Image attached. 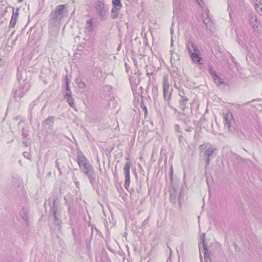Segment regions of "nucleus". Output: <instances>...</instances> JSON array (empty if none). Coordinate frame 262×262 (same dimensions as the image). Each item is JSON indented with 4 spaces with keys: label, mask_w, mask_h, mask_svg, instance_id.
<instances>
[{
    "label": "nucleus",
    "mask_w": 262,
    "mask_h": 262,
    "mask_svg": "<svg viewBox=\"0 0 262 262\" xmlns=\"http://www.w3.org/2000/svg\"><path fill=\"white\" fill-rule=\"evenodd\" d=\"M68 8L69 6L67 4L56 6L49 15V27H60V24L68 16Z\"/></svg>",
    "instance_id": "1"
},
{
    "label": "nucleus",
    "mask_w": 262,
    "mask_h": 262,
    "mask_svg": "<svg viewBox=\"0 0 262 262\" xmlns=\"http://www.w3.org/2000/svg\"><path fill=\"white\" fill-rule=\"evenodd\" d=\"M17 79L19 82V86L14 90V97L15 98L23 97L27 92L28 91L30 84L27 79L23 78L22 75L18 72Z\"/></svg>",
    "instance_id": "2"
},
{
    "label": "nucleus",
    "mask_w": 262,
    "mask_h": 262,
    "mask_svg": "<svg viewBox=\"0 0 262 262\" xmlns=\"http://www.w3.org/2000/svg\"><path fill=\"white\" fill-rule=\"evenodd\" d=\"M95 9L96 14L101 19L105 20L106 18L109 8L106 0H96Z\"/></svg>",
    "instance_id": "3"
},
{
    "label": "nucleus",
    "mask_w": 262,
    "mask_h": 262,
    "mask_svg": "<svg viewBox=\"0 0 262 262\" xmlns=\"http://www.w3.org/2000/svg\"><path fill=\"white\" fill-rule=\"evenodd\" d=\"M224 124L229 133L235 134L237 124L231 113L224 114Z\"/></svg>",
    "instance_id": "4"
},
{
    "label": "nucleus",
    "mask_w": 262,
    "mask_h": 262,
    "mask_svg": "<svg viewBox=\"0 0 262 262\" xmlns=\"http://www.w3.org/2000/svg\"><path fill=\"white\" fill-rule=\"evenodd\" d=\"M184 198V192L183 189H181L179 193V195L177 197V190L176 188L173 187L172 190L170 191V194L169 196V200L171 203L174 205L177 204L178 202L179 203L178 209L181 210L182 207V201Z\"/></svg>",
    "instance_id": "5"
},
{
    "label": "nucleus",
    "mask_w": 262,
    "mask_h": 262,
    "mask_svg": "<svg viewBox=\"0 0 262 262\" xmlns=\"http://www.w3.org/2000/svg\"><path fill=\"white\" fill-rule=\"evenodd\" d=\"M169 86L168 77L164 76L163 80V96L165 100L167 101V104L171 107L170 105V99L171 95V90L170 91H169Z\"/></svg>",
    "instance_id": "6"
},
{
    "label": "nucleus",
    "mask_w": 262,
    "mask_h": 262,
    "mask_svg": "<svg viewBox=\"0 0 262 262\" xmlns=\"http://www.w3.org/2000/svg\"><path fill=\"white\" fill-rule=\"evenodd\" d=\"M216 151L217 149L211 146H210L204 151L203 157L205 158L206 165L205 168L206 169L209 165L211 160L216 156Z\"/></svg>",
    "instance_id": "7"
},
{
    "label": "nucleus",
    "mask_w": 262,
    "mask_h": 262,
    "mask_svg": "<svg viewBox=\"0 0 262 262\" xmlns=\"http://www.w3.org/2000/svg\"><path fill=\"white\" fill-rule=\"evenodd\" d=\"M77 162L79 166L80 169H82L83 167H86L88 165L91 164L87 159V158L83 155V153L81 151L77 152Z\"/></svg>",
    "instance_id": "8"
},
{
    "label": "nucleus",
    "mask_w": 262,
    "mask_h": 262,
    "mask_svg": "<svg viewBox=\"0 0 262 262\" xmlns=\"http://www.w3.org/2000/svg\"><path fill=\"white\" fill-rule=\"evenodd\" d=\"M132 162L127 161L125 163V166L123 168V170L125 173V182H124V187L125 189H128L130 183V167L132 165Z\"/></svg>",
    "instance_id": "9"
},
{
    "label": "nucleus",
    "mask_w": 262,
    "mask_h": 262,
    "mask_svg": "<svg viewBox=\"0 0 262 262\" xmlns=\"http://www.w3.org/2000/svg\"><path fill=\"white\" fill-rule=\"evenodd\" d=\"M52 28L50 30V37L48 41V44H52V42H57V37L59 31V27H49Z\"/></svg>",
    "instance_id": "10"
},
{
    "label": "nucleus",
    "mask_w": 262,
    "mask_h": 262,
    "mask_svg": "<svg viewBox=\"0 0 262 262\" xmlns=\"http://www.w3.org/2000/svg\"><path fill=\"white\" fill-rule=\"evenodd\" d=\"M21 136L23 139V145L26 147H28L31 143V139L29 137V130L23 127L21 129Z\"/></svg>",
    "instance_id": "11"
},
{
    "label": "nucleus",
    "mask_w": 262,
    "mask_h": 262,
    "mask_svg": "<svg viewBox=\"0 0 262 262\" xmlns=\"http://www.w3.org/2000/svg\"><path fill=\"white\" fill-rule=\"evenodd\" d=\"M85 174L88 177V179L89 180V182L91 185L94 187L97 185V181H96V176L97 174L94 169L91 170L90 172H88Z\"/></svg>",
    "instance_id": "12"
},
{
    "label": "nucleus",
    "mask_w": 262,
    "mask_h": 262,
    "mask_svg": "<svg viewBox=\"0 0 262 262\" xmlns=\"http://www.w3.org/2000/svg\"><path fill=\"white\" fill-rule=\"evenodd\" d=\"M200 51L193 52L190 53V56L193 62H196L198 64L202 65L204 64V61L202 57L199 55Z\"/></svg>",
    "instance_id": "13"
},
{
    "label": "nucleus",
    "mask_w": 262,
    "mask_h": 262,
    "mask_svg": "<svg viewBox=\"0 0 262 262\" xmlns=\"http://www.w3.org/2000/svg\"><path fill=\"white\" fill-rule=\"evenodd\" d=\"M66 166V162L63 159L59 158L55 161V167L58 169L60 176L62 174V169L64 168Z\"/></svg>",
    "instance_id": "14"
},
{
    "label": "nucleus",
    "mask_w": 262,
    "mask_h": 262,
    "mask_svg": "<svg viewBox=\"0 0 262 262\" xmlns=\"http://www.w3.org/2000/svg\"><path fill=\"white\" fill-rule=\"evenodd\" d=\"M50 213L52 215L58 214V203L56 199H54L52 204L50 205Z\"/></svg>",
    "instance_id": "15"
},
{
    "label": "nucleus",
    "mask_w": 262,
    "mask_h": 262,
    "mask_svg": "<svg viewBox=\"0 0 262 262\" xmlns=\"http://www.w3.org/2000/svg\"><path fill=\"white\" fill-rule=\"evenodd\" d=\"M186 48L188 50L189 54L193 52H198V49L191 41H187L186 43Z\"/></svg>",
    "instance_id": "16"
},
{
    "label": "nucleus",
    "mask_w": 262,
    "mask_h": 262,
    "mask_svg": "<svg viewBox=\"0 0 262 262\" xmlns=\"http://www.w3.org/2000/svg\"><path fill=\"white\" fill-rule=\"evenodd\" d=\"M178 119L182 121L185 124H187L190 122L188 116L184 113L179 112L178 113Z\"/></svg>",
    "instance_id": "17"
},
{
    "label": "nucleus",
    "mask_w": 262,
    "mask_h": 262,
    "mask_svg": "<svg viewBox=\"0 0 262 262\" xmlns=\"http://www.w3.org/2000/svg\"><path fill=\"white\" fill-rule=\"evenodd\" d=\"M188 101L187 97H183V98H180L179 101V108L184 111L186 108V104Z\"/></svg>",
    "instance_id": "18"
},
{
    "label": "nucleus",
    "mask_w": 262,
    "mask_h": 262,
    "mask_svg": "<svg viewBox=\"0 0 262 262\" xmlns=\"http://www.w3.org/2000/svg\"><path fill=\"white\" fill-rule=\"evenodd\" d=\"M170 75L172 78L176 81H180L181 80L180 73L178 71L177 68H175L172 71L170 72Z\"/></svg>",
    "instance_id": "19"
},
{
    "label": "nucleus",
    "mask_w": 262,
    "mask_h": 262,
    "mask_svg": "<svg viewBox=\"0 0 262 262\" xmlns=\"http://www.w3.org/2000/svg\"><path fill=\"white\" fill-rule=\"evenodd\" d=\"M249 20L251 26L253 28V29L254 30H255V28H258V24L257 23V17L255 15H250Z\"/></svg>",
    "instance_id": "20"
},
{
    "label": "nucleus",
    "mask_w": 262,
    "mask_h": 262,
    "mask_svg": "<svg viewBox=\"0 0 262 262\" xmlns=\"http://www.w3.org/2000/svg\"><path fill=\"white\" fill-rule=\"evenodd\" d=\"M19 215L23 221L27 223L28 222V211L27 209L24 208H21L19 211Z\"/></svg>",
    "instance_id": "21"
},
{
    "label": "nucleus",
    "mask_w": 262,
    "mask_h": 262,
    "mask_svg": "<svg viewBox=\"0 0 262 262\" xmlns=\"http://www.w3.org/2000/svg\"><path fill=\"white\" fill-rule=\"evenodd\" d=\"M65 97L67 98L69 104L73 107L74 106V98L72 96L71 92H66Z\"/></svg>",
    "instance_id": "22"
},
{
    "label": "nucleus",
    "mask_w": 262,
    "mask_h": 262,
    "mask_svg": "<svg viewBox=\"0 0 262 262\" xmlns=\"http://www.w3.org/2000/svg\"><path fill=\"white\" fill-rule=\"evenodd\" d=\"M213 80L216 84L219 86H222L224 88L226 86V83L224 82V80L221 78L219 76H215Z\"/></svg>",
    "instance_id": "23"
},
{
    "label": "nucleus",
    "mask_w": 262,
    "mask_h": 262,
    "mask_svg": "<svg viewBox=\"0 0 262 262\" xmlns=\"http://www.w3.org/2000/svg\"><path fill=\"white\" fill-rule=\"evenodd\" d=\"M121 8L113 7L111 10V17L113 19H116L118 17L119 12Z\"/></svg>",
    "instance_id": "24"
},
{
    "label": "nucleus",
    "mask_w": 262,
    "mask_h": 262,
    "mask_svg": "<svg viewBox=\"0 0 262 262\" xmlns=\"http://www.w3.org/2000/svg\"><path fill=\"white\" fill-rule=\"evenodd\" d=\"M54 117L53 116H50L47 118L44 121L45 125H48L49 127L53 125L54 122Z\"/></svg>",
    "instance_id": "25"
},
{
    "label": "nucleus",
    "mask_w": 262,
    "mask_h": 262,
    "mask_svg": "<svg viewBox=\"0 0 262 262\" xmlns=\"http://www.w3.org/2000/svg\"><path fill=\"white\" fill-rule=\"evenodd\" d=\"M235 133H236L237 137L241 140H244L245 139V134L243 133L242 130L238 128H236Z\"/></svg>",
    "instance_id": "26"
},
{
    "label": "nucleus",
    "mask_w": 262,
    "mask_h": 262,
    "mask_svg": "<svg viewBox=\"0 0 262 262\" xmlns=\"http://www.w3.org/2000/svg\"><path fill=\"white\" fill-rule=\"evenodd\" d=\"M75 82L78 86L80 89L84 88L86 86L85 82L82 81L81 78H77L76 79Z\"/></svg>",
    "instance_id": "27"
},
{
    "label": "nucleus",
    "mask_w": 262,
    "mask_h": 262,
    "mask_svg": "<svg viewBox=\"0 0 262 262\" xmlns=\"http://www.w3.org/2000/svg\"><path fill=\"white\" fill-rule=\"evenodd\" d=\"M54 217V224L58 226H60L62 222L61 220L58 217V214H57L56 215H52Z\"/></svg>",
    "instance_id": "28"
},
{
    "label": "nucleus",
    "mask_w": 262,
    "mask_h": 262,
    "mask_svg": "<svg viewBox=\"0 0 262 262\" xmlns=\"http://www.w3.org/2000/svg\"><path fill=\"white\" fill-rule=\"evenodd\" d=\"M17 18H15V16H12L9 25V28H13L15 25H16V21H17Z\"/></svg>",
    "instance_id": "29"
},
{
    "label": "nucleus",
    "mask_w": 262,
    "mask_h": 262,
    "mask_svg": "<svg viewBox=\"0 0 262 262\" xmlns=\"http://www.w3.org/2000/svg\"><path fill=\"white\" fill-rule=\"evenodd\" d=\"M94 169L93 168V166L92 164L88 165L86 168L83 167L82 169L80 170L83 173H86L88 172H90L91 170Z\"/></svg>",
    "instance_id": "30"
},
{
    "label": "nucleus",
    "mask_w": 262,
    "mask_h": 262,
    "mask_svg": "<svg viewBox=\"0 0 262 262\" xmlns=\"http://www.w3.org/2000/svg\"><path fill=\"white\" fill-rule=\"evenodd\" d=\"M113 7H116L120 8L122 7V4L120 0H112Z\"/></svg>",
    "instance_id": "31"
},
{
    "label": "nucleus",
    "mask_w": 262,
    "mask_h": 262,
    "mask_svg": "<svg viewBox=\"0 0 262 262\" xmlns=\"http://www.w3.org/2000/svg\"><path fill=\"white\" fill-rule=\"evenodd\" d=\"M140 106L144 111V115L145 117H146L147 115V109L143 100L140 103Z\"/></svg>",
    "instance_id": "32"
},
{
    "label": "nucleus",
    "mask_w": 262,
    "mask_h": 262,
    "mask_svg": "<svg viewBox=\"0 0 262 262\" xmlns=\"http://www.w3.org/2000/svg\"><path fill=\"white\" fill-rule=\"evenodd\" d=\"M208 71L210 74L212 76L213 79L215 77V76H218L214 70L212 69L211 66L209 67Z\"/></svg>",
    "instance_id": "33"
},
{
    "label": "nucleus",
    "mask_w": 262,
    "mask_h": 262,
    "mask_svg": "<svg viewBox=\"0 0 262 262\" xmlns=\"http://www.w3.org/2000/svg\"><path fill=\"white\" fill-rule=\"evenodd\" d=\"M85 28L86 29H89L90 30H92L93 28V21L92 19H90L87 20Z\"/></svg>",
    "instance_id": "34"
},
{
    "label": "nucleus",
    "mask_w": 262,
    "mask_h": 262,
    "mask_svg": "<svg viewBox=\"0 0 262 262\" xmlns=\"http://www.w3.org/2000/svg\"><path fill=\"white\" fill-rule=\"evenodd\" d=\"M94 229H95V230L97 232L98 234H101L100 231L98 229V228L95 226L92 225L91 226V239L92 238V237H93Z\"/></svg>",
    "instance_id": "35"
},
{
    "label": "nucleus",
    "mask_w": 262,
    "mask_h": 262,
    "mask_svg": "<svg viewBox=\"0 0 262 262\" xmlns=\"http://www.w3.org/2000/svg\"><path fill=\"white\" fill-rule=\"evenodd\" d=\"M233 158H234L235 160H236L238 162H243L244 161V160L242 158L235 154H233Z\"/></svg>",
    "instance_id": "36"
},
{
    "label": "nucleus",
    "mask_w": 262,
    "mask_h": 262,
    "mask_svg": "<svg viewBox=\"0 0 262 262\" xmlns=\"http://www.w3.org/2000/svg\"><path fill=\"white\" fill-rule=\"evenodd\" d=\"M36 105V102H35V101H33V102H32L30 105H29V113H31V112L32 111V110L33 109V108L34 107V106H35Z\"/></svg>",
    "instance_id": "37"
},
{
    "label": "nucleus",
    "mask_w": 262,
    "mask_h": 262,
    "mask_svg": "<svg viewBox=\"0 0 262 262\" xmlns=\"http://www.w3.org/2000/svg\"><path fill=\"white\" fill-rule=\"evenodd\" d=\"M73 180L75 184L76 185V187L79 189V183L78 181H77V179L75 177V176H74L73 177Z\"/></svg>",
    "instance_id": "38"
},
{
    "label": "nucleus",
    "mask_w": 262,
    "mask_h": 262,
    "mask_svg": "<svg viewBox=\"0 0 262 262\" xmlns=\"http://www.w3.org/2000/svg\"><path fill=\"white\" fill-rule=\"evenodd\" d=\"M94 69H95L94 72L95 73L96 72L97 75H98V73H100V74H101V68L100 67H94Z\"/></svg>",
    "instance_id": "39"
},
{
    "label": "nucleus",
    "mask_w": 262,
    "mask_h": 262,
    "mask_svg": "<svg viewBox=\"0 0 262 262\" xmlns=\"http://www.w3.org/2000/svg\"><path fill=\"white\" fill-rule=\"evenodd\" d=\"M170 178L171 180V182H172L173 181V168L172 166H171L170 168Z\"/></svg>",
    "instance_id": "40"
},
{
    "label": "nucleus",
    "mask_w": 262,
    "mask_h": 262,
    "mask_svg": "<svg viewBox=\"0 0 262 262\" xmlns=\"http://www.w3.org/2000/svg\"><path fill=\"white\" fill-rule=\"evenodd\" d=\"M197 4L199 5V6L203 8V5H204V3L203 2V0H196Z\"/></svg>",
    "instance_id": "41"
},
{
    "label": "nucleus",
    "mask_w": 262,
    "mask_h": 262,
    "mask_svg": "<svg viewBox=\"0 0 262 262\" xmlns=\"http://www.w3.org/2000/svg\"><path fill=\"white\" fill-rule=\"evenodd\" d=\"M204 260L205 262H211V258L210 256H204Z\"/></svg>",
    "instance_id": "42"
},
{
    "label": "nucleus",
    "mask_w": 262,
    "mask_h": 262,
    "mask_svg": "<svg viewBox=\"0 0 262 262\" xmlns=\"http://www.w3.org/2000/svg\"><path fill=\"white\" fill-rule=\"evenodd\" d=\"M255 8L257 11L260 10L262 12V6L259 5L258 4H255Z\"/></svg>",
    "instance_id": "43"
},
{
    "label": "nucleus",
    "mask_w": 262,
    "mask_h": 262,
    "mask_svg": "<svg viewBox=\"0 0 262 262\" xmlns=\"http://www.w3.org/2000/svg\"><path fill=\"white\" fill-rule=\"evenodd\" d=\"M24 156L28 159H30L31 156L30 154L28 152H23Z\"/></svg>",
    "instance_id": "44"
},
{
    "label": "nucleus",
    "mask_w": 262,
    "mask_h": 262,
    "mask_svg": "<svg viewBox=\"0 0 262 262\" xmlns=\"http://www.w3.org/2000/svg\"><path fill=\"white\" fill-rule=\"evenodd\" d=\"M179 95L180 97V98H183V97H187L183 91H180Z\"/></svg>",
    "instance_id": "45"
},
{
    "label": "nucleus",
    "mask_w": 262,
    "mask_h": 262,
    "mask_svg": "<svg viewBox=\"0 0 262 262\" xmlns=\"http://www.w3.org/2000/svg\"><path fill=\"white\" fill-rule=\"evenodd\" d=\"M205 234L203 233L200 235V239L201 240V242L202 243H204L205 242Z\"/></svg>",
    "instance_id": "46"
},
{
    "label": "nucleus",
    "mask_w": 262,
    "mask_h": 262,
    "mask_svg": "<svg viewBox=\"0 0 262 262\" xmlns=\"http://www.w3.org/2000/svg\"><path fill=\"white\" fill-rule=\"evenodd\" d=\"M18 10H19L18 9H17L16 12H14V9H13L12 16H15V18H17V16H18Z\"/></svg>",
    "instance_id": "47"
},
{
    "label": "nucleus",
    "mask_w": 262,
    "mask_h": 262,
    "mask_svg": "<svg viewBox=\"0 0 262 262\" xmlns=\"http://www.w3.org/2000/svg\"><path fill=\"white\" fill-rule=\"evenodd\" d=\"M202 243L203 244V248L204 251H207L208 250V249L207 245L206 243H205V242L204 243Z\"/></svg>",
    "instance_id": "48"
},
{
    "label": "nucleus",
    "mask_w": 262,
    "mask_h": 262,
    "mask_svg": "<svg viewBox=\"0 0 262 262\" xmlns=\"http://www.w3.org/2000/svg\"><path fill=\"white\" fill-rule=\"evenodd\" d=\"M180 252L182 253V254H184V251L183 243V242L182 243L180 247Z\"/></svg>",
    "instance_id": "49"
},
{
    "label": "nucleus",
    "mask_w": 262,
    "mask_h": 262,
    "mask_svg": "<svg viewBox=\"0 0 262 262\" xmlns=\"http://www.w3.org/2000/svg\"><path fill=\"white\" fill-rule=\"evenodd\" d=\"M15 185H16L17 186H19V184H20V181L19 180V179H17L16 178H15Z\"/></svg>",
    "instance_id": "50"
},
{
    "label": "nucleus",
    "mask_w": 262,
    "mask_h": 262,
    "mask_svg": "<svg viewBox=\"0 0 262 262\" xmlns=\"http://www.w3.org/2000/svg\"><path fill=\"white\" fill-rule=\"evenodd\" d=\"M148 218L146 219L142 222V226H144V225H146L147 224H148Z\"/></svg>",
    "instance_id": "51"
},
{
    "label": "nucleus",
    "mask_w": 262,
    "mask_h": 262,
    "mask_svg": "<svg viewBox=\"0 0 262 262\" xmlns=\"http://www.w3.org/2000/svg\"><path fill=\"white\" fill-rule=\"evenodd\" d=\"M211 252L210 251H209L208 250L206 251H205L204 252V256H210Z\"/></svg>",
    "instance_id": "52"
},
{
    "label": "nucleus",
    "mask_w": 262,
    "mask_h": 262,
    "mask_svg": "<svg viewBox=\"0 0 262 262\" xmlns=\"http://www.w3.org/2000/svg\"><path fill=\"white\" fill-rule=\"evenodd\" d=\"M64 200L66 201V205L68 206L69 209H70V203H69L68 201L67 200V199L66 198H64Z\"/></svg>",
    "instance_id": "53"
},
{
    "label": "nucleus",
    "mask_w": 262,
    "mask_h": 262,
    "mask_svg": "<svg viewBox=\"0 0 262 262\" xmlns=\"http://www.w3.org/2000/svg\"><path fill=\"white\" fill-rule=\"evenodd\" d=\"M28 118H29V120L30 121H31L32 119V112H31V113H29V115L28 116Z\"/></svg>",
    "instance_id": "54"
},
{
    "label": "nucleus",
    "mask_w": 262,
    "mask_h": 262,
    "mask_svg": "<svg viewBox=\"0 0 262 262\" xmlns=\"http://www.w3.org/2000/svg\"><path fill=\"white\" fill-rule=\"evenodd\" d=\"M66 91L67 92H71V90H70V88L69 86V83H68V82H67L66 84Z\"/></svg>",
    "instance_id": "55"
},
{
    "label": "nucleus",
    "mask_w": 262,
    "mask_h": 262,
    "mask_svg": "<svg viewBox=\"0 0 262 262\" xmlns=\"http://www.w3.org/2000/svg\"><path fill=\"white\" fill-rule=\"evenodd\" d=\"M185 130L186 132H191L192 130V127L190 126H188L185 128Z\"/></svg>",
    "instance_id": "56"
},
{
    "label": "nucleus",
    "mask_w": 262,
    "mask_h": 262,
    "mask_svg": "<svg viewBox=\"0 0 262 262\" xmlns=\"http://www.w3.org/2000/svg\"><path fill=\"white\" fill-rule=\"evenodd\" d=\"M175 129L177 132H179L180 126L179 125L176 124L174 126Z\"/></svg>",
    "instance_id": "57"
},
{
    "label": "nucleus",
    "mask_w": 262,
    "mask_h": 262,
    "mask_svg": "<svg viewBox=\"0 0 262 262\" xmlns=\"http://www.w3.org/2000/svg\"><path fill=\"white\" fill-rule=\"evenodd\" d=\"M207 20H208V22H207V23L206 22V19H205V20H203V23H204V24L205 25L206 27V28H207H207H208V27H207V23H208V22H209V19H207Z\"/></svg>",
    "instance_id": "58"
},
{
    "label": "nucleus",
    "mask_w": 262,
    "mask_h": 262,
    "mask_svg": "<svg viewBox=\"0 0 262 262\" xmlns=\"http://www.w3.org/2000/svg\"><path fill=\"white\" fill-rule=\"evenodd\" d=\"M4 64V61L0 58V67H2L3 66Z\"/></svg>",
    "instance_id": "59"
},
{
    "label": "nucleus",
    "mask_w": 262,
    "mask_h": 262,
    "mask_svg": "<svg viewBox=\"0 0 262 262\" xmlns=\"http://www.w3.org/2000/svg\"><path fill=\"white\" fill-rule=\"evenodd\" d=\"M65 82H66V84H67V82H68V83H69V80L68 78V76L66 75V77H65Z\"/></svg>",
    "instance_id": "60"
},
{
    "label": "nucleus",
    "mask_w": 262,
    "mask_h": 262,
    "mask_svg": "<svg viewBox=\"0 0 262 262\" xmlns=\"http://www.w3.org/2000/svg\"><path fill=\"white\" fill-rule=\"evenodd\" d=\"M256 1L258 2L259 4V5L262 6V0H256Z\"/></svg>",
    "instance_id": "61"
},
{
    "label": "nucleus",
    "mask_w": 262,
    "mask_h": 262,
    "mask_svg": "<svg viewBox=\"0 0 262 262\" xmlns=\"http://www.w3.org/2000/svg\"><path fill=\"white\" fill-rule=\"evenodd\" d=\"M107 249L109 251H111V252H113V250L111 248L109 247H107Z\"/></svg>",
    "instance_id": "62"
},
{
    "label": "nucleus",
    "mask_w": 262,
    "mask_h": 262,
    "mask_svg": "<svg viewBox=\"0 0 262 262\" xmlns=\"http://www.w3.org/2000/svg\"><path fill=\"white\" fill-rule=\"evenodd\" d=\"M202 147H203V145H200V146H199V148H200V149H201V148H202Z\"/></svg>",
    "instance_id": "63"
},
{
    "label": "nucleus",
    "mask_w": 262,
    "mask_h": 262,
    "mask_svg": "<svg viewBox=\"0 0 262 262\" xmlns=\"http://www.w3.org/2000/svg\"><path fill=\"white\" fill-rule=\"evenodd\" d=\"M171 107L173 109V110L174 111H177V110L174 107Z\"/></svg>",
    "instance_id": "64"
}]
</instances>
